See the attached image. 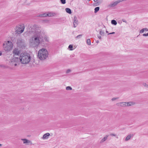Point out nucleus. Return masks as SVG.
<instances>
[{"instance_id":"nucleus-15","label":"nucleus","mask_w":148,"mask_h":148,"mask_svg":"<svg viewBox=\"0 0 148 148\" xmlns=\"http://www.w3.org/2000/svg\"><path fill=\"white\" fill-rule=\"evenodd\" d=\"M108 136L106 135L101 140L100 143H102L105 141L107 139Z\"/></svg>"},{"instance_id":"nucleus-9","label":"nucleus","mask_w":148,"mask_h":148,"mask_svg":"<svg viewBox=\"0 0 148 148\" xmlns=\"http://www.w3.org/2000/svg\"><path fill=\"white\" fill-rule=\"evenodd\" d=\"M73 24V27L75 28L78 25V20L75 16L74 18Z\"/></svg>"},{"instance_id":"nucleus-4","label":"nucleus","mask_w":148,"mask_h":148,"mask_svg":"<svg viewBox=\"0 0 148 148\" xmlns=\"http://www.w3.org/2000/svg\"><path fill=\"white\" fill-rule=\"evenodd\" d=\"M3 47L4 49L6 51H9L11 50L13 47V44L12 42L8 40L3 44Z\"/></svg>"},{"instance_id":"nucleus-37","label":"nucleus","mask_w":148,"mask_h":148,"mask_svg":"<svg viewBox=\"0 0 148 148\" xmlns=\"http://www.w3.org/2000/svg\"><path fill=\"white\" fill-rule=\"evenodd\" d=\"M71 71V70L70 69H68L67 70L66 73H69Z\"/></svg>"},{"instance_id":"nucleus-10","label":"nucleus","mask_w":148,"mask_h":148,"mask_svg":"<svg viewBox=\"0 0 148 148\" xmlns=\"http://www.w3.org/2000/svg\"><path fill=\"white\" fill-rule=\"evenodd\" d=\"M13 53L15 55H18L20 53V51L18 49L15 48L13 50Z\"/></svg>"},{"instance_id":"nucleus-20","label":"nucleus","mask_w":148,"mask_h":148,"mask_svg":"<svg viewBox=\"0 0 148 148\" xmlns=\"http://www.w3.org/2000/svg\"><path fill=\"white\" fill-rule=\"evenodd\" d=\"M99 34L101 36H104V31H102L101 29H100Z\"/></svg>"},{"instance_id":"nucleus-34","label":"nucleus","mask_w":148,"mask_h":148,"mask_svg":"<svg viewBox=\"0 0 148 148\" xmlns=\"http://www.w3.org/2000/svg\"><path fill=\"white\" fill-rule=\"evenodd\" d=\"M118 99V98H116V97H114V98H113L112 99V101H114L115 100H116V99Z\"/></svg>"},{"instance_id":"nucleus-29","label":"nucleus","mask_w":148,"mask_h":148,"mask_svg":"<svg viewBox=\"0 0 148 148\" xmlns=\"http://www.w3.org/2000/svg\"><path fill=\"white\" fill-rule=\"evenodd\" d=\"M61 3L62 4H64L66 3V0H60Z\"/></svg>"},{"instance_id":"nucleus-17","label":"nucleus","mask_w":148,"mask_h":148,"mask_svg":"<svg viewBox=\"0 0 148 148\" xmlns=\"http://www.w3.org/2000/svg\"><path fill=\"white\" fill-rule=\"evenodd\" d=\"M145 31H148V29L146 28H143L140 31V33H143Z\"/></svg>"},{"instance_id":"nucleus-21","label":"nucleus","mask_w":148,"mask_h":148,"mask_svg":"<svg viewBox=\"0 0 148 148\" xmlns=\"http://www.w3.org/2000/svg\"><path fill=\"white\" fill-rule=\"evenodd\" d=\"M111 23L112 24L114 25H116L117 24V22L115 20H112L111 21Z\"/></svg>"},{"instance_id":"nucleus-18","label":"nucleus","mask_w":148,"mask_h":148,"mask_svg":"<svg viewBox=\"0 0 148 148\" xmlns=\"http://www.w3.org/2000/svg\"><path fill=\"white\" fill-rule=\"evenodd\" d=\"M65 10L67 13L69 14H71L72 13L71 10L69 8H66L65 9Z\"/></svg>"},{"instance_id":"nucleus-28","label":"nucleus","mask_w":148,"mask_h":148,"mask_svg":"<svg viewBox=\"0 0 148 148\" xmlns=\"http://www.w3.org/2000/svg\"><path fill=\"white\" fill-rule=\"evenodd\" d=\"M17 38H12V40L13 43H15L16 41L17 40Z\"/></svg>"},{"instance_id":"nucleus-1","label":"nucleus","mask_w":148,"mask_h":148,"mask_svg":"<svg viewBox=\"0 0 148 148\" xmlns=\"http://www.w3.org/2000/svg\"><path fill=\"white\" fill-rule=\"evenodd\" d=\"M27 33L28 35L31 36L29 39V43L33 47H38L44 42L42 29L39 26L34 25L29 27Z\"/></svg>"},{"instance_id":"nucleus-38","label":"nucleus","mask_w":148,"mask_h":148,"mask_svg":"<svg viewBox=\"0 0 148 148\" xmlns=\"http://www.w3.org/2000/svg\"><path fill=\"white\" fill-rule=\"evenodd\" d=\"M110 135L114 136H116V135L113 134H111Z\"/></svg>"},{"instance_id":"nucleus-22","label":"nucleus","mask_w":148,"mask_h":148,"mask_svg":"<svg viewBox=\"0 0 148 148\" xmlns=\"http://www.w3.org/2000/svg\"><path fill=\"white\" fill-rule=\"evenodd\" d=\"M99 10V7H96L95 8V11L94 12L95 13H96L97 12H98Z\"/></svg>"},{"instance_id":"nucleus-14","label":"nucleus","mask_w":148,"mask_h":148,"mask_svg":"<svg viewBox=\"0 0 148 148\" xmlns=\"http://www.w3.org/2000/svg\"><path fill=\"white\" fill-rule=\"evenodd\" d=\"M126 106H131L133 104V102H125Z\"/></svg>"},{"instance_id":"nucleus-26","label":"nucleus","mask_w":148,"mask_h":148,"mask_svg":"<svg viewBox=\"0 0 148 148\" xmlns=\"http://www.w3.org/2000/svg\"><path fill=\"white\" fill-rule=\"evenodd\" d=\"M0 66L1 67H2V68H8V67L7 66L5 65H3V64L0 65Z\"/></svg>"},{"instance_id":"nucleus-40","label":"nucleus","mask_w":148,"mask_h":148,"mask_svg":"<svg viewBox=\"0 0 148 148\" xmlns=\"http://www.w3.org/2000/svg\"><path fill=\"white\" fill-rule=\"evenodd\" d=\"M2 54V52L1 51H0V56Z\"/></svg>"},{"instance_id":"nucleus-31","label":"nucleus","mask_w":148,"mask_h":148,"mask_svg":"<svg viewBox=\"0 0 148 148\" xmlns=\"http://www.w3.org/2000/svg\"><path fill=\"white\" fill-rule=\"evenodd\" d=\"M143 85L145 87L148 88V85L146 83H143Z\"/></svg>"},{"instance_id":"nucleus-23","label":"nucleus","mask_w":148,"mask_h":148,"mask_svg":"<svg viewBox=\"0 0 148 148\" xmlns=\"http://www.w3.org/2000/svg\"><path fill=\"white\" fill-rule=\"evenodd\" d=\"M87 43L88 45H91V41L90 39H88L87 40Z\"/></svg>"},{"instance_id":"nucleus-47","label":"nucleus","mask_w":148,"mask_h":148,"mask_svg":"<svg viewBox=\"0 0 148 148\" xmlns=\"http://www.w3.org/2000/svg\"><path fill=\"white\" fill-rule=\"evenodd\" d=\"M91 0H87V1H90Z\"/></svg>"},{"instance_id":"nucleus-36","label":"nucleus","mask_w":148,"mask_h":148,"mask_svg":"<svg viewBox=\"0 0 148 148\" xmlns=\"http://www.w3.org/2000/svg\"><path fill=\"white\" fill-rule=\"evenodd\" d=\"M122 21L124 22H125V23H127V21H126V20L124 19H122Z\"/></svg>"},{"instance_id":"nucleus-43","label":"nucleus","mask_w":148,"mask_h":148,"mask_svg":"<svg viewBox=\"0 0 148 148\" xmlns=\"http://www.w3.org/2000/svg\"><path fill=\"white\" fill-rule=\"evenodd\" d=\"M112 34L111 33H109L108 34V35Z\"/></svg>"},{"instance_id":"nucleus-39","label":"nucleus","mask_w":148,"mask_h":148,"mask_svg":"<svg viewBox=\"0 0 148 148\" xmlns=\"http://www.w3.org/2000/svg\"><path fill=\"white\" fill-rule=\"evenodd\" d=\"M98 36V38L99 39H101V37L100 36Z\"/></svg>"},{"instance_id":"nucleus-16","label":"nucleus","mask_w":148,"mask_h":148,"mask_svg":"<svg viewBox=\"0 0 148 148\" xmlns=\"http://www.w3.org/2000/svg\"><path fill=\"white\" fill-rule=\"evenodd\" d=\"M21 140L23 141V143L24 144L28 143L29 142V140L26 139H21Z\"/></svg>"},{"instance_id":"nucleus-25","label":"nucleus","mask_w":148,"mask_h":148,"mask_svg":"<svg viewBox=\"0 0 148 148\" xmlns=\"http://www.w3.org/2000/svg\"><path fill=\"white\" fill-rule=\"evenodd\" d=\"M68 48L69 49H70V50H72L73 49L72 48H73V45H70L69 46Z\"/></svg>"},{"instance_id":"nucleus-24","label":"nucleus","mask_w":148,"mask_h":148,"mask_svg":"<svg viewBox=\"0 0 148 148\" xmlns=\"http://www.w3.org/2000/svg\"><path fill=\"white\" fill-rule=\"evenodd\" d=\"M66 89L67 90H71L72 89V88L71 87L68 86L66 87Z\"/></svg>"},{"instance_id":"nucleus-44","label":"nucleus","mask_w":148,"mask_h":148,"mask_svg":"<svg viewBox=\"0 0 148 148\" xmlns=\"http://www.w3.org/2000/svg\"><path fill=\"white\" fill-rule=\"evenodd\" d=\"M99 42V41L98 40H97V43H98Z\"/></svg>"},{"instance_id":"nucleus-27","label":"nucleus","mask_w":148,"mask_h":148,"mask_svg":"<svg viewBox=\"0 0 148 148\" xmlns=\"http://www.w3.org/2000/svg\"><path fill=\"white\" fill-rule=\"evenodd\" d=\"M47 14L48 15L47 16H53V13L51 12L49 13L48 14Z\"/></svg>"},{"instance_id":"nucleus-42","label":"nucleus","mask_w":148,"mask_h":148,"mask_svg":"<svg viewBox=\"0 0 148 148\" xmlns=\"http://www.w3.org/2000/svg\"><path fill=\"white\" fill-rule=\"evenodd\" d=\"M98 0H93L94 2H97Z\"/></svg>"},{"instance_id":"nucleus-46","label":"nucleus","mask_w":148,"mask_h":148,"mask_svg":"<svg viewBox=\"0 0 148 148\" xmlns=\"http://www.w3.org/2000/svg\"><path fill=\"white\" fill-rule=\"evenodd\" d=\"M106 32L107 33H108V32L107 30H106Z\"/></svg>"},{"instance_id":"nucleus-41","label":"nucleus","mask_w":148,"mask_h":148,"mask_svg":"<svg viewBox=\"0 0 148 148\" xmlns=\"http://www.w3.org/2000/svg\"><path fill=\"white\" fill-rule=\"evenodd\" d=\"M115 32H112V33H111V34H115Z\"/></svg>"},{"instance_id":"nucleus-2","label":"nucleus","mask_w":148,"mask_h":148,"mask_svg":"<svg viewBox=\"0 0 148 148\" xmlns=\"http://www.w3.org/2000/svg\"><path fill=\"white\" fill-rule=\"evenodd\" d=\"M19 59V61L23 64H27L29 63L31 60L30 55L27 53H22L20 55Z\"/></svg>"},{"instance_id":"nucleus-8","label":"nucleus","mask_w":148,"mask_h":148,"mask_svg":"<svg viewBox=\"0 0 148 148\" xmlns=\"http://www.w3.org/2000/svg\"><path fill=\"white\" fill-rule=\"evenodd\" d=\"M124 1V0H118L114 2H113L109 5V6L110 7H114L117 5L119 3Z\"/></svg>"},{"instance_id":"nucleus-32","label":"nucleus","mask_w":148,"mask_h":148,"mask_svg":"<svg viewBox=\"0 0 148 148\" xmlns=\"http://www.w3.org/2000/svg\"><path fill=\"white\" fill-rule=\"evenodd\" d=\"M82 34L79 35H78L77 36V37H76L77 38H79L82 37Z\"/></svg>"},{"instance_id":"nucleus-11","label":"nucleus","mask_w":148,"mask_h":148,"mask_svg":"<svg viewBox=\"0 0 148 148\" xmlns=\"http://www.w3.org/2000/svg\"><path fill=\"white\" fill-rule=\"evenodd\" d=\"M125 102H121L117 103V105L118 106L125 107Z\"/></svg>"},{"instance_id":"nucleus-6","label":"nucleus","mask_w":148,"mask_h":148,"mask_svg":"<svg viewBox=\"0 0 148 148\" xmlns=\"http://www.w3.org/2000/svg\"><path fill=\"white\" fill-rule=\"evenodd\" d=\"M25 29V26L24 24H21L17 26L16 32L18 34L22 33L24 31Z\"/></svg>"},{"instance_id":"nucleus-5","label":"nucleus","mask_w":148,"mask_h":148,"mask_svg":"<svg viewBox=\"0 0 148 148\" xmlns=\"http://www.w3.org/2000/svg\"><path fill=\"white\" fill-rule=\"evenodd\" d=\"M19 62V59H18V58L15 57L10 60L9 64L11 66H16Z\"/></svg>"},{"instance_id":"nucleus-19","label":"nucleus","mask_w":148,"mask_h":148,"mask_svg":"<svg viewBox=\"0 0 148 148\" xmlns=\"http://www.w3.org/2000/svg\"><path fill=\"white\" fill-rule=\"evenodd\" d=\"M47 16H48L47 14L46 13L42 14H40L39 15V16L40 17H45Z\"/></svg>"},{"instance_id":"nucleus-3","label":"nucleus","mask_w":148,"mask_h":148,"mask_svg":"<svg viewBox=\"0 0 148 148\" xmlns=\"http://www.w3.org/2000/svg\"><path fill=\"white\" fill-rule=\"evenodd\" d=\"M38 55L39 58L40 60H44L48 57V53L47 49L43 48L38 51Z\"/></svg>"},{"instance_id":"nucleus-13","label":"nucleus","mask_w":148,"mask_h":148,"mask_svg":"<svg viewBox=\"0 0 148 148\" xmlns=\"http://www.w3.org/2000/svg\"><path fill=\"white\" fill-rule=\"evenodd\" d=\"M133 136V135L130 134L128 135L125 138V141H127L129 140L131 137Z\"/></svg>"},{"instance_id":"nucleus-33","label":"nucleus","mask_w":148,"mask_h":148,"mask_svg":"<svg viewBox=\"0 0 148 148\" xmlns=\"http://www.w3.org/2000/svg\"><path fill=\"white\" fill-rule=\"evenodd\" d=\"M44 39L47 41H49L48 38L47 37H45L44 38Z\"/></svg>"},{"instance_id":"nucleus-7","label":"nucleus","mask_w":148,"mask_h":148,"mask_svg":"<svg viewBox=\"0 0 148 148\" xmlns=\"http://www.w3.org/2000/svg\"><path fill=\"white\" fill-rule=\"evenodd\" d=\"M16 41V43L18 46L22 47L23 46H24V40L21 38L17 39Z\"/></svg>"},{"instance_id":"nucleus-30","label":"nucleus","mask_w":148,"mask_h":148,"mask_svg":"<svg viewBox=\"0 0 148 148\" xmlns=\"http://www.w3.org/2000/svg\"><path fill=\"white\" fill-rule=\"evenodd\" d=\"M99 5V1H97L96 3H95L94 4V5L95 6H97Z\"/></svg>"},{"instance_id":"nucleus-45","label":"nucleus","mask_w":148,"mask_h":148,"mask_svg":"<svg viewBox=\"0 0 148 148\" xmlns=\"http://www.w3.org/2000/svg\"><path fill=\"white\" fill-rule=\"evenodd\" d=\"M2 145L1 144H0V147L1 146H2Z\"/></svg>"},{"instance_id":"nucleus-35","label":"nucleus","mask_w":148,"mask_h":148,"mask_svg":"<svg viewBox=\"0 0 148 148\" xmlns=\"http://www.w3.org/2000/svg\"><path fill=\"white\" fill-rule=\"evenodd\" d=\"M143 36H148V33L147 34H143Z\"/></svg>"},{"instance_id":"nucleus-12","label":"nucleus","mask_w":148,"mask_h":148,"mask_svg":"<svg viewBox=\"0 0 148 148\" xmlns=\"http://www.w3.org/2000/svg\"><path fill=\"white\" fill-rule=\"evenodd\" d=\"M50 136V134L49 133H47L44 134L42 137L43 139H46L48 138V137Z\"/></svg>"}]
</instances>
